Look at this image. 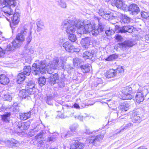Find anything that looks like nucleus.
Returning a JSON list of instances; mask_svg holds the SVG:
<instances>
[{
	"label": "nucleus",
	"instance_id": "dca6fc26",
	"mask_svg": "<svg viewBox=\"0 0 149 149\" xmlns=\"http://www.w3.org/2000/svg\"><path fill=\"white\" fill-rule=\"evenodd\" d=\"M30 92L28 90L22 89L19 93V96L22 99H29L30 98V95H32L30 94Z\"/></svg>",
	"mask_w": 149,
	"mask_h": 149
},
{
	"label": "nucleus",
	"instance_id": "a19ab883",
	"mask_svg": "<svg viewBox=\"0 0 149 149\" xmlns=\"http://www.w3.org/2000/svg\"><path fill=\"white\" fill-rule=\"evenodd\" d=\"M133 125V124L132 123H127L125 125H123L122 127V129L119 132H120L122 131L123 130H126L128 128H130L132 127Z\"/></svg>",
	"mask_w": 149,
	"mask_h": 149
},
{
	"label": "nucleus",
	"instance_id": "f704fd0d",
	"mask_svg": "<svg viewBox=\"0 0 149 149\" xmlns=\"http://www.w3.org/2000/svg\"><path fill=\"white\" fill-rule=\"evenodd\" d=\"M10 111L15 112H18L20 111L19 106L16 103H14L13 106L10 107Z\"/></svg>",
	"mask_w": 149,
	"mask_h": 149
},
{
	"label": "nucleus",
	"instance_id": "e2e57ef3",
	"mask_svg": "<svg viewBox=\"0 0 149 149\" xmlns=\"http://www.w3.org/2000/svg\"><path fill=\"white\" fill-rule=\"evenodd\" d=\"M49 149H58V148L56 147L55 148H51Z\"/></svg>",
	"mask_w": 149,
	"mask_h": 149
},
{
	"label": "nucleus",
	"instance_id": "79ce46f5",
	"mask_svg": "<svg viewBox=\"0 0 149 149\" xmlns=\"http://www.w3.org/2000/svg\"><path fill=\"white\" fill-rule=\"evenodd\" d=\"M98 22L99 27L98 29H99L101 32L103 31L105 27V24L104 23L102 22L101 19L98 20Z\"/></svg>",
	"mask_w": 149,
	"mask_h": 149
},
{
	"label": "nucleus",
	"instance_id": "4d7b16f0",
	"mask_svg": "<svg viewBox=\"0 0 149 149\" xmlns=\"http://www.w3.org/2000/svg\"><path fill=\"white\" fill-rule=\"evenodd\" d=\"M115 36L116 40L118 41H121L122 40L123 38L120 35H117Z\"/></svg>",
	"mask_w": 149,
	"mask_h": 149
},
{
	"label": "nucleus",
	"instance_id": "3c124183",
	"mask_svg": "<svg viewBox=\"0 0 149 149\" xmlns=\"http://www.w3.org/2000/svg\"><path fill=\"white\" fill-rule=\"evenodd\" d=\"M78 127L77 124H74L72 125L70 127V129L72 132H74Z\"/></svg>",
	"mask_w": 149,
	"mask_h": 149
},
{
	"label": "nucleus",
	"instance_id": "0eeeda50",
	"mask_svg": "<svg viewBox=\"0 0 149 149\" xmlns=\"http://www.w3.org/2000/svg\"><path fill=\"white\" fill-rule=\"evenodd\" d=\"M123 72L122 67L119 66L116 69H111L107 71L105 74V76L107 78H110L113 77L117 75H119Z\"/></svg>",
	"mask_w": 149,
	"mask_h": 149
},
{
	"label": "nucleus",
	"instance_id": "bf43d9fd",
	"mask_svg": "<svg viewBox=\"0 0 149 149\" xmlns=\"http://www.w3.org/2000/svg\"><path fill=\"white\" fill-rule=\"evenodd\" d=\"M73 106L74 108H76L77 109H79L80 108L79 105L75 103L74 105Z\"/></svg>",
	"mask_w": 149,
	"mask_h": 149
},
{
	"label": "nucleus",
	"instance_id": "7c9ffc66",
	"mask_svg": "<svg viewBox=\"0 0 149 149\" xmlns=\"http://www.w3.org/2000/svg\"><path fill=\"white\" fill-rule=\"evenodd\" d=\"M24 74L21 72L18 74L17 76V82L18 84H20L25 80L26 77Z\"/></svg>",
	"mask_w": 149,
	"mask_h": 149
},
{
	"label": "nucleus",
	"instance_id": "13d9d810",
	"mask_svg": "<svg viewBox=\"0 0 149 149\" xmlns=\"http://www.w3.org/2000/svg\"><path fill=\"white\" fill-rule=\"evenodd\" d=\"M145 41L147 43H149V33L147 34L145 36Z\"/></svg>",
	"mask_w": 149,
	"mask_h": 149
},
{
	"label": "nucleus",
	"instance_id": "8fccbe9b",
	"mask_svg": "<svg viewBox=\"0 0 149 149\" xmlns=\"http://www.w3.org/2000/svg\"><path fill=\"white\" fill-rule=\"evenodd\" d=\"M105 32L106 34L108 36H110L114 33V31L112 29H109L108 30H107Z\"/></svg>",
	"mask_w": 149,
	"mask_h": 149
},
{
	"label": "nucleus",
	"instance_id": "6ab92c4d",
	"mask_svg": "<svg viewBox=\"0 0 149 149\" xmlns=\"http://www.w3.org/2000/svg\"><path fill=\"white\" fill-rule=\"evenodd\" d=\"M96 52L94 50L86 51L84 53L83 56L85 59H91L93 57L96 56Z\"/></svg>",
	"mask_w": 149,
	"mask_h": 149
},
{
	"label": "nucleus",
	"instance_id": "393cba45",
	"mask_svg": "<svg viewBox=\"0 0 149 149\" xmlns=\"http://www.w3.org/2000/svg\"><path fill=\"white\" fill-rule=\"evenodd\" d=\"M19 15L17 13H15L13 17H10L11 18V21H12L13 24L14 25L17 24L19 21Z\"/></svg>",
	"mask_w": 149,
	"mask_h": 149
},
{
	"label": "nucleus",
	"instance_id": "6e6d98bb",
	"mask_svg": "<svg viewBox=\"0 0 149 149\" xmlns=\"http://www.w3.org/2000/svg\"><path fill=\"white\" fill-rule=\"evenodd\" d=\"M74 118L76 119H78L81 121H82L83 119V116L81 115H76L74 116Z\"/></svg>",
	"mask_w": 149,
	"mask_h": 149
},
{
	"label": "nucleus",
	"instance_id": "ddd939ff",
	"mask_svg": "<svg viewBox=\"0 0 149 149\" xmlns=\"http://www.w3.org/2000/svg\"><path fill=\"white\" fill-rule=\"evenodd\" d=\"M128 10L131 12L130 14L133 15L137 14L140 12V9L138 5L135 4H132L130 5L128 8Z\"/></svg>",
	"mask_w": 149,
	"mask_h": 149
},
{
	"label": "nucleus",
	"instance_id": "20e7f679",
	"mask_svg": "<svg viewBox=\"0 0 149 149\" xmlns=\"http://www.w3.org/2000/svg\"><path fill=\"white\" fill-rule=\"evenodd\" d=\"M16 5V3L15 0H6L1 1L0 3V8L7 15L10 16L13 13L12 8Z\"/></svg>",
	"mask_w": 149,
	"mask_h": 149
},
{
	"label": "nucleus",
	"instance_id": "4be33fe9",
	"mask_svg": "<svg viewBox=\"0 0 149 149\" xmlns=\"http://www.w3.org/2000/svg\"><path fill=\"white\" fill-rule=\"evenodd\" d=\"M35 83L33 80H30L27 84V90L30 92V94H34L35 93Z\"/></svg>",
	"mask_w": 149,
	"mask_h": 149
},
{
	"label": "nucleus",
	"instance_id": "f8f14e48",
	"mask_svg": "<svg viewBox=\"0 0 149 149\" xmlns=\"http://www.w3.org/2000/svg\"><path fill=\"white\" fill-rule=\"evenodd\" d=\"M111 3L113 6H115L123 10H126L127 8V5L123 3L122 0H112Z\"/></svg>",
	"mask_w": 149,
	"mask_h": 149
},
{
	"label": "nucleus",
	"instance_id": "4c0bfd02",
	"mask_svg": "<svg viewBox=\"0 0 149 149\" xmlns=\"http://www.w3.org/2000/svg\"><path fill=\"white\" fill-rule=\"evenodd\" d=\"M61 66L63 67V68L64 70L67 71L68 72L70 71V70H72L73 69V67L70 66V64H67L66 65H64L63 63H62ZM69 72H68V73Z\"/></svg>",
	"mask_w": 149,
	"mask_h": 149
},
{
	"label": "nucleus",
	"instance_id": "4468645a",
	"mask_svg": "<svg viewBox=\"0 0 149 149\" xmlns=\"http://www.w3.org/2000/svg\"><path fill=\"white\" fill-rule=\"evenodd\" d=\"M62 46L65 50L68 52H73L75 51L74 46L69 41L64 42L63 43Z\"/></svg>",
	"mask_w": 149,
	"mask_h": 149
},
{
	"label": "nucleus",
	"instance_id": "2eb2a0df",
	"mask_svg": "<svg viewBox=\"0 0 149 149\" xmlns=\"http://www.w3.org/2000/svg\"><path fill=\"white\" fill-rule=\"evenodd\" d=\"M17 127L20 132H23L24 130H27L29 127V123L19 121L16 122Z\"/></svg>",
	"mask_w": 149,
	"mask_h": 149
},
{
	"label": "nucleus",
	"instance_id": "2f4dec72",
	"mask_svg": "<svg viewBox=\"0 0 149 149\" xmlns=\"http://www.w3.org/2000/svg\"><path fill=\"white\" fill-rule=\"evenodd\" d=\"M44 133L43 132H41L39 134L36 135L35 137V139L37 142H40V143L42 144L43 139V136Z\"/></svg>",
	"mask_w": 149,
	"mask_h": 149
},
{
	"label": "nucleus",
	"instance_id": "774afa93",
	"mask_svg": "<svg viewBox=\"0 0 149 149\" xmlns=\"http://www.w3.org/2000/svg\"><path fill=\"white\" fill-rule=\"evenodd\" d=\"M6 19H7V20H8V21H9V20L10 19H8V18H6Z\"/></svg>",
	"mask_w": 149,
	"mask_h": 149
},
{
	"label": "nucleus",
	"instance_id": "473e14b6",
	"mask_svg": "<svg viewBox=\"0 0 149 149\" xmlns=\"http://www.w3.org/2000/svg\"><path fill=\"white\" fill-rule=\"evenodd\" d=\"M130 21L131 19L125 15H123L121 17L120 22L122 24H128Z\"/></svg>",
	"mask_w": 149,
	"mask_h": 149
},
{
	"label": "nucleus",
	"instance_id": "5fc2aeb1",
	"mask_svg": "<svg viewBox=\"0 0 149 149\" xmlns=\"http://www.w3.org/2000/svg\"><path fill=\"white\" fill-rule=\"evenodd\" d=\"M18 143V141L15 140V139H13L10 141V143L11 144L12 146H16V145Z\"/></svg>",
	"mask_w": 149,
	"mask_h": 149
},
{
	"label": "nucleus",
	"instance_id": "69168bd1",
	"mask_svg": "<svg viewBox=\"0 0 149 149\" xmlns=\"http://www.w3.org/2000/svg\"><path fill=\"white\" fill-rule=\"evenodd\" d=\"M120 141H118L116 143H120Z\"/></svg>",
	"mask_w": 149,
	"mask_h": 149
},
{
	"label": "nucleus",
	"instance_id": "a211bd4d",
	"mask_svg": "<svg viewBox=\"0 0 149 149\" xmlns=\"http://www.w3.org/2000/svg\"><path fill=\"white\" fill-rule=\"evenodd\" d=\"M91 38L89 37H86L85 38H82L81 43L83 47L87 49L88 47L90 44Z\"/></svg>",
	"mask_w": 149,
	"mask_h": 149
},
{
	"label": "nucleus",
	"instance_id": "a18cd8bd",
	"mask_svg": "<svg viewBox=\"0 0 149 149\" xmlns=\"http://www.w3.org/2000/svg\"><path fill=\"white\" fill-rule=\"evenodd\" d=\"M67 0H60L59 4L60 6L63 8H65L66 7V3Z\"/></svg>",
	"mask_w": 149,
	"mask_h": 149
},
{
	"label": "nucleus",
	"instance_id": "1a4fd4ad",
	"mask_svg": "<svg viewBox=\"0 0 149 149\" xmlns=\"http://www.w3.org/2000/svg\"><path fill=\"white\" fill-rule=\"evenodd\" d=\"M132 88L129 86L124 87L122 90V93L123 95L122 99L123 100H130L132 98L131 95L132 92Z\"/></svg>",
	"mask_w": 149,
	"mask_h": 149
},
{
	"label": "nucleus",
	"instance_id": "338daca9",
	"mask_svg": "<svg viewBox=\"0 0 149 149\" xmlns=\"http://www.w3.org/2000/svg\"><path fill=\"white\" fill-rule=\"evenodd\" d=\"M86 133H87L88 134H90V132H86Z\"/></svg>",
	"mask_w": 149,
	"mask_h": 149
},
{
	"label": "nucleus",
	"instance_id": "f257e3e1",
	"mask_svg": "<svg viewBox=\"0 0 149 149\" xmlns=\"http://www.w3.org/2000/svg\"><path fill=\"white\" fill-rule=\"evenodd\" d=\"M59 61L58 57L55 58L51 63L46 65L45 61H36V63L32 65V70L33 74L35 75H39L40 73L44 74L45 73L46 70L49 74L52 73V70L57 69Z\"/></svg>",
	"mask_w": 149,
	"mask_h": 149
},
{
	"label": "nucleus",
	"instance_id": "f3484780",
	"mask_svg": "<svg viewBox=\"0 0 149 149\" xmlns=\"http://www.w3.org/2000/svg\"><path fill=\"white\" fill-rule=\"evenodd\" d=\"M104 137L103 134H101L97 136H94L89 137L88 141L90 143H94L97 141H99L102 140Z\"/></svg>",
	"mask_w": 149,
	"mask_h": 149
},
{
	"label": "nucleus",
	"instance_id": "c85d7f7f",
	"mask_svg": "<svg viewBox=\"0 0 149 149\" xmlns=\"http://www.w3.org/2000/svg\"><path fill=\"white\" fill-rule=\"evenodd\" d=\"M32 68V67L31 69L30 66H25L23 70V71L22 73L24 74L25 76H29L31 72V70H32V73H33Z\"/></svg>",
	"mask_w": 149,
	"mask_h": 149
},
{
	"label": "nucleus",
	"instance_id": "e433bc0d",
	"mask_svg": "<svg viewBox=\"0 0 149 149\" xmlns=\"http://www.w3.org/2000/svg\"><path fill=\"white\" fill-rule=\"evenodd\" d=\"M110 13L109 11H104V10L102 9L101 8L99 10L98 12L99 15L103 17V18L106 19V16L109 15V14Z\"/></svg>",
	"mask_w": 149,
	"mask_h": 149
},
{
	"label": "nucleus",
	"instance_id": "0e129e2a",
	"mask_svg": "<svg viewBox=\"0 0 149 149\" xmlns=\"http://www.w3.org/2000/svg\"><path fill=\"white\" fill-rule=\"evenodd\" d=\"M73 113H72L70 115V116H72Z\"/></svg>",
	"mask_w": 149,
	"mask_h": 149
},
{
	"label": "nucleus",
	"instance_id": "cd10ccee",
	"mask_svg": "<svg viewBox=\"0 0 149 149\" xmlns=\"http://www.w3.org/2000/svg\"><path fill=\"white\" fill-rule=\"evenodd\" d=\"M80 68L82 72L84 73H87L90 70L91 65L88 64H84L81 66Z\"/></svg>",
	"mask_w": 149,
	"mask_h": 149
},
{
	"label": "nucleus",
	"instance_id": "c03bdc74",
	"mask_svg": "<svg viewBox=\"0 0 149 149\" xmlns=\"http://www.w3.org/2000/svg\"><path fill=\"white\" fill-rule=\"evenodd\" d=\"M118 57L115 54H112L110 55L107 58L105 59V60L107 61H113Z\"/></svg>",
	"mask_w": 149,
	"mask_h": 149
},
{
	"label": "nucleus",
	"instance_id": "680f3d73",
	"mask_svg": "<svg viewBox=\"0 0 149 149\" xmlns=\"http://www.w3.org/2000/svg\"><path fill=\"white\" fill-rule=\"evenodd\" d=\"M68 134H65V137H68L69 136H69V135H68Z\"/></svg>",
	"mask_w": 149,
	"mask_h": 149
},
{
	"label": "nucleus",
	"instance_id": "a878e982",
	"mask_svg": "<svg viewBox=\"0 0 149 149\" xmlns=\"http://www.w3.org/2000/svg\"><path fill=\"white\" fill-rule=\"evenodd\" d=\"M83 61L82 59L75 57L73 59V63L74 66L76 67H78L83 63Z\"/></svg>",
	"mask_w": 149,
	"mask_h": 149
},
{
	"label": "nucleus",
	"instance_id": "b1692460",
	"mask_svg": "<svg viewBox=\"0 0 149 149\" xmlns=\"http://www.w3.org/2000/svg\"><path fill=\"white\" fill-rule=\"evenodd\" d=\"M10 81L9 79L4 74L0 75V83L1 84L6 85L8 84Z\"/></svg>",
	"mask_w": 149,
	"mask_h": 149
},
{
	"label": "nucleus",
	"instance_id": "c9c22d12",
	"mask_svg": "<svg viewBox=\"0 0 149 149\" xmlns=\"http://www.w3.org/2000/svg\"><path fill=\"white\" fill-rule=\"evenodd\" d=\"M36 25L37 27V30L38 31H41L43 28V23L41 20L38 19L37 20L36 22Z\"/></svg>",
	"mask_w": 149,
	"mask_h": 149
},
{
	"label": "nucleus",
	"instance_id": "6e6552de",
	"mask_svg": "<svg viewBox=\"0 0 149 149\" xmlns=\"http://www.w3.org/2000/svg\"><path fill=\"white\" fill-rule=\"evenodd\" d=\"M148 93V90L145 88H142L141 89H139V91L137 93L135 96L136 102L140 103L143 102L144 100V97L146 96Z\"/></svg>",
	"mask_w": 149,
	"mask_h": 149
},
{
	"label": "nucleus",
	"instance_id": "864d4df0",
	"mask_svg": "<svg viewBox=\"0 0 149 149\" xmlns=\"http://www.w3.org/2000/svg\"><path fill=\"white\" fill-rule=\"evenodd\" d=\"M109 15L107 16H106V19H109V20H112L113 19H114L115 18V16L112 15L110 14V13L109 14Z\"/></svg>",
	"mask_w": 149,
	"mask_h": 149
},
{
	"label": "nucleus",
	"instance_id": "39448f33",
	"mask_svg": "<svg viewBox=\"0 0 149 149\" xmlns=\"http://www.w3.org/2000/svg\"><path fill=\"white\" fill-rule=\"evenodd\" d=\"M82 34H87L88 33L91 32L93 35L97 36L99 33V29L95 28L90 23L84 24L83 26L82 31H81Z\"/></svg>",
	"mask_w": 149,
	"mask_h": 149
},
{
	"label": "nucleus",
	"instance_id": "37998d69",
	"mask_svg": "<svg viewBox=\"0 0 149 149\" xmlns=\"http://www.w3.org/2000/svg\"><path fill=\"white\" fill-rule=\"evenodd\" d=\"M70 35L68 36V38L72 42H75L77 40V38L76 35L73 33L72 34H69Z\"/></svg>",
	"mask_w": 149,
	"mask_h": 149
},
{
	"label": "nucleus",
	"instance_id": "f03ea898",
	"mask_svg": "<svg viewBox=\"0 0 149 149\" xmlns=\"http://www.w3.org/2000/svg\"><path fill=\"white\" fill-rule=\"evenodd\" d=\"M84 22L80 20L75 21L66 20L64 21L62 25V28L68 34L74 33L77 30L78 34H82Z\"/></svg>",
	"mask_w": 149,
	"mask_h": 149
},
{
	"label": "nucleus",
	"instance_id": "49530a36",
	"mask_svg": "<svg viewBox=\"0 0 149 149\" xmlns=\"http://www.w3.org/2000/svg\"><path fill=\"white\" fill-rule=\"evenodd\" d=\"M141 15L143 18L146 19H149V13L145 11H143L141 12Z\"/></svg>",
	"mask_w": 149,
	"mask_h": 149
},
{
	"label": "nucleus",
	"instance_id": "58836bf2",
	"mask_svg": "<svg viewBox=\"0 0 149 149\" xmlns=\"http://www.w3.org/2000/svg\"><path fill=\"white\" fill-rule=\"evenodd\" d=\"M58 134H54L49 137H48L47 139V141L48 142H53L56 141L57 138Z\"/></svg>",
	"mask_w": 149,
	"mask_h": 149
},
{
	"label": "nucleus",
	"instance_id": "09e8293b",
	"mask_svg": "<svg viewBox=\"0 0 149 149\" xmlns=\"http://www.w3.org/2000/svg\"><path fill=\"white\" fill-rule=\"evenodd\" d=\"M4 98L5 100L10 101L12 100V97L11 95L8 94H6L4 95Z\"/></svg>",
	"mask_w": 149,
	"mask_h": 149
},
{
	"label": "nucleus",
	"instance_id": "9d476101",
	"mask_svg": "<svg viewBox=\"0 0 149 149\" xmlns=\"http://www.w3.org/2000/svg\"><path fill=\"white\" fill-rule=\"evenodd\" d=\"M73 142L71 144L70 149H83L84 148L85 144L84 143L79 142L78 140L72 139Z\"/></svg>",
	"mask_w": 149,
	"mask_h": 149
},
{
	"label": "nucleus",
	"instance_id": "412c9836",
	"mask_svg": "<svg viewBox=\"0 0 149 149\" xmlns=\"http://www.w3.org/2000/svg\"><path fill=\"white\" fill-rule=\"evenodd\" d=\"M141 115L136 113H132L131 116L133 123H140L141 121Z\"/></svg>",
	"mask_w": 149,
	"mask_h": 149
},
{
	"label": "nucleus",
	"instance_id": "de8ad7c7",
	"mask_svg": "<svg viewBox=\"0 0 149 149\" xmlns=\"http://www.w3.org/2000/svg\"><path fill=\"white\" fill-rule=\"evenodd\" d=\"M32 32L30 31L29 33L27 35L28 36L26 38L27 44H29L31 42L32 39V36L31 35Z\"/></svg>",
	"mask_w": 149,
	"mask_h": 149
},
{
	"label": "nucleus",
	"instance_id": "ea45409f",
	"mask_svg": "<svg viewBox=\"0 0 149 149\" xmlns=\"http://www.w3.org/2000/svg\"><path fill=\"white\" fill-rule=\"evenodd\" d=\"M46 79L44 77H40L38 79V83L41 86H42L45 84Z\"/></svg>",
	"mask_w": 149,
	"mask_h": 149
},
{
	"label": "nucleus",
	"instance_id": "aec40b11",
	"mask_svg": "<svg viewBox=\"0 0 149 149\" xmlns=\"http://www.w3.org/2000/svg\"><path fill=\"white\" fill-rule=\"evenodd\" d=\"M129 105L126 102H124L121 104L119 107V110L117 112V116H119V113H122V111H127L129 109Z\"/></svg>",
	"mask_w": 149,
	"mask_h": 149
},
{
	"label": "nucleus",
	"instance_id": "603ef678",
	"mask_svg": "<svg viewBox=\"0 0 149 149\" xmlns=\"http://www.w3.org/2000/svg\"><path fill=\"white\" fill-rule=\"evenodd\" d=\"M6 51H8L6 50H6H4L1 47H0V56L1 57H3L6 53ZM13 50H10V51H13Z\"/></svg>",
	"mask_w": 149,
	"mask_h": 149
},
{
	"label": "nucleus",
	"instance_id": "5701e85b",
	"mask_svg": "<svg viewBox=\"0 0 149 149\" xmlns=\"http://www.w3.org/2000/svg\"><path fill=\"white\" fill-rule=\"evenodd\" d=\"M133 27L130 26H124L120 28L118 31L120 33H123L128 32L129 33L132 32Z\"/></svg>",
	"mask_w": 149,
	"mask_h": 149
},
{
	"label": "nucleus",
	"instance_id": "7ed1b4c3",
	"mask_svg": "<svg viewBox=\"0 0 149 149\" xmlns=\"http://www.w3.org/2000/svg\"><path fill=\"white\" fill-rule=\"evenodd\" d=\"M18 30L19 33L17 34L15 39L12 42L11 45H8L6 47L7 50H14L15 49L20 47L24 41L25 37L30 31L25 26L20 27Z\"/></svg>",
	"mask_w": 149,
	"mask_h": 149
},
{
	"label": "nucleus",
	"instance_id": "052dcab7",
	"mask_svg": "<svg viewBox=\"0 0 149 149\" xmlns=\"http://www.w3.org/2000/svg\"><path fill=\"white\" fill-rule=\"evenodd\" d=\"M64 41L65 39L63 38H62V39H60L59 41V42L61 44L63 42H64Z\"/></svg>",
	"mask_w": 149,
	"mask_h": 149
},
{
	"label": "nucleus",
	"instance_id": "72a5a7b5",
	"mask_svg": "<svg viewBox=\"0 0 149 149\" xmlns=\"http://www.w3.org/2000/svg\"><path fill=\"white\" fill-rule=\"evenodd\" d=\"M19 116L21 120H25L30 117L31 112L29 111L26 113H20Z\"/></svg>",
	"mask_w": 149,
	"mask_h": 149
},
{
	"label": "nucleus",
	"instance_id": "423d86ee",
	"mask_svg": "<svg viewBox=\"0 0 149 149\" xmlns=\"http://www.w3.org/2000/svg\"><path fill=\"white\" fill-rule=\"evenodd\" d=\"M49 83L51 85H54L55 84H58L59 87L62 88L64 86L63 79L61 77H60L58 74L55 73L51 75L49 78Z\"/></svg>",
	"mask_w": 149,
	"mask_h": 149
},
{
	"label": "nucleus",
	"instance_id": "c756f323",
	"mask_svg": "<svg viewBox=\"0 0 149 149\" xmlns=\"http://www.w3.org/2000/svg\"><path fill=\"white\" fill-rule=\"evenodd\" d=\"M46 102L50 105H52L54 101V97L53 96L49 95H47L45 97Z\"/></svg>",
	"mask_w": 149,
	"mask_h": 149
},
{
	"label": "nucleus",
	"instance_id": "9b49d317",
	"mask_svg": "<svg viewBox=\"0 0 149 149\" xmlns=\"http://www.w3.org/2000/svg\"><path fill=\"white\" fill-rule=\"evenodd\" d=\"M136 43L132 40H125L121 43L118 44V47L123 51L125 50L128 47H131L134 45Z\"/></svg>",
	"mask_w": 149,
	"mask_h": 149
},
{
	"label": "nucleus",
	"instance_id": "bb28decb",
	"mask_svg": "<svg viewBox=\"0 0 149 149\" xmlns=\"http://www.w3.org/2000/svg\"><path fill=\"white\" fill-rule=\"evenodd\" d=\"M11 113L6 112L1 116L2 120L6 123H8L10 121Z\"/></svg>",
	"mask_w": 149,
	"mask_h": 149
}]
</instances>
